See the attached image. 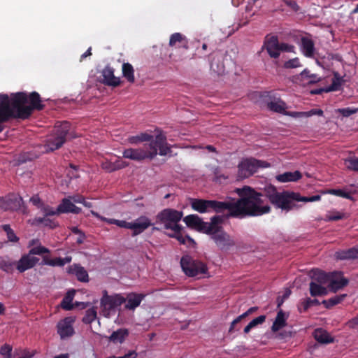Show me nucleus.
Instances as JSON below:
<instances>
[{"label":"nucleus","mask_w":358,"mask_h":358,"mask_svg":"<svg viewBox=\"0 0 358 358\" xmlns=\"http://www.w3.org/2000/svg\"><path fill=\"white\" fill-rule=\"evenodd\" d=\"M236 192L240 199L236 201L220 202L210 200L193 199L192 208L200 213H208L213 210L220 212L227 209L233 217L260 216L269 213L271 208L263 199V195L256 192L248 186L237 188Z\"/></svg>","instance_id":"nucleus-1"},{"label":"nucleus","mask_w":358,"mask_h":358,"mask_svg":"<svg viewBox=\"0 0 358 358\" xmlns=\"http://www.w3.org/2000/svg\"><path fill=\"white\" fill-rule=\"evenodd\" d=\"M43 108L40 95L37 92L27 94L17 92L8 97L6 94L0 95V132L3 130L2 123L10 117L26 119L35 109Z\"/></svg>","instance_id":"nucleus-2"},{"label":"nucleus","mask_w":358,"mask_h":358,"mask_svg":"<svg viewBox=\"0 0 358 358\" xmlns=\"http://www.w3.org/2000/svg\"><path fill=\"white\" fill-rule=\"evenodd\" d=\"M158 150L159 155L161 156H165L171 152L166 138L162 134L156 136L155 141L149 144H145L141 148L125 149L122 155L127 159L142 161L146 159H153L157 155Z\"/></svg>","instance_id":"nucleus-3"},{"label":"nucleus","mask_w":358,"mask_h":358,"mask_svg":"<svg viewBox=\"0 0 358 358\" xmlns=\"http://www.w3.org/2000/svg\"><path fill=\"white\" fill-rule=\"evenodd\" d=\"M182 213L171 208L161 211L157 215V220L164 225L166 229L171 230L168 236L176 238L181 244L194 245V241L189 236H183L182 227L178 224L182 217Z\"/></svg>","instance_id":"nucleus-4"},{"label":"nucleus","mask_w":358,"mask_h":358,"mask_svg":"<svg viewBox=\"0 0 358 358\" xmlns=\"http://www.w3.org/2000/svg\"><path fill=\"white\" fill-rule=\"evenodd\" d=\"M266 196L270 201L278 208L288 211L294 206V201H298V194L289 192H278L273 186L266 189Z\"/></svg>","instance_id":"nucleus-5"},{"label":"nucleus","mask_w":358,"mask_h":358,"mask_svg":"<svg viewBox=\"0 0 358 358\" xmlns=\"http://www.w3.org/2000/svg\"><path fill=\"white\" fill-rule=\"evenodd\" d=\"M69 130L70 124L69 122L57 123L55 127L53 133L47 139L46 151H53L59 148L69 136L74 138V136L69 134Z\"/></svg>","instance_id":"nucleus-6"},{"label":"nucleus","mask_w":358,"mask_h":358,"mask_svg":"<svg viewBox=\"0 0 358 358\" xmlns=\"http://www.w3.org/2000/svg\"><path fill=\"white\" fill-rule=\"evenodd\" d=\"M125 303L124 296L120 294L109 295L106 290L102 292L100 299V308L103 315L110 317L115 315L117 309Z\"/></svg>","instance_id":"nucleus-7"},{"label":"nucleus","mask_w":358,"mask_h":358,"mask_svg":"<svg viewBox=\"0 0 358 358\" xmlns=\"http://www.w3.org/2000/svg\"><path fill=\"white\" fill-rule=\"evenodd\" d=\"M270 164L267 162L255 158L243 159L238 165V178H247L254 174L259 168H268Z\"/></svg>","instance_id":"nucleus-8"},{"label":"nucleus","mask_w":358,"mask_h":358,"mask_svg":"<svg viewBox=\"0 0 358 358\" xmlns=\"http://www.w3.org/2000/svg\"><path fill=\"white\" fill-rule=\"evenodd\" d=\"M315 278L322 283H327L330 289L336 292L348 283L341 272L326 273L323 271L317 272Z\"/></svg>","instance_id":"nucleus-9"},{"label":"nucleus","mask_w":358,"mask_h":358,"mask_svg":"<svg viewBox=\"0 0 358 358\" xmlns=\"http://www.w3.org/2000/svg\"><path fill=\"white\" fill-rule=\"evenodd\" d=\"M222 218L219 216L213 217L212 230L206 234L211 235V238L216 245L222 250L227 248L232 244L229 236L218 226Z\"/></svg>","instance_id":"nucleus-10"},{"label":"nucleus","mask_w":358,"mask_h":358,"mask_svg":"<svg viewBox=\"0 0 358 358\" xmlns=\"http://www.w3.org/2000/svg\"><path fill=\"white\" fill-rule=\"evenodd\" d=\"M180 265L185 273L190 277H201L207 271V268L203 263L194 261L189 256L182 257Z\"/></svg>","instance_id":"nucleus-11"},{"label":"nucleus","mask_w":358,"mask_h":358,"mask_svg":"<svg viewBox=\"0 0 358 358\" xmlns=\"http://www.w3.org/2000/svg\"><path fill=\"white\" fill-rule=\"evenodd\" d=\"M83 197L80 195L70 196L62 199V203L57 207V213H73L78 214L81 209L75 206L76 203H83Z\"/></svg>","instance_id":"nucleus-12"},{"label":"nucleus","mask_w":358,"mask_h":358,"mask_svg":"<svg viewBox=\"0 0 358 358\" xmlns=\"http://www.w3.org/2000/svg\"><path fill=\"white\" fill-rule=\"evenodd\" d=\"M184 222L189 227L207 233L212 229L213 218L210 222H205L196 215H189L183 218Z\"/></svg>","instance_id":"nucleus-13"},{"label":"nucleus","mask_w":358,"mask_h":358,"mask_svg":"<svg viewBox=\"0 0 358 358\" xmlns=\"http://www.w3.org/2000/svg\"><path fill=\"white\" fill-rule=\"evenodd\" d=\"M322 272L319 269H313L310 272L313 281L310 283V293L313 296H324L327 294V283L320 282L316 278V273Z\"/></svg>","instance_id":"nucleus-14"},{"label":"nucleus","mask_w":358,"mask_h":358,"mask_svg":"<svg viewBox=\"0 0 358 358\" xmlns=\"http://www.w3.org/2000/svg\"><path fill=\"white\" fill-rule=\"evenodd\" d=\"M75 322L74 317H67L59 321L57 324V333L60 336L61 338L64 339L71 336L74 334V329L73 327Z\"/></svg>","instance_id":"nucleus-15"},{"label":"nucleus","mask_w":358,"mask_h":358,"mask_svg":"<svg viewBox=\"0 0 358 358\" xmlns=\"http://www.w3.org/2000/svg\"><path fill=\"white\" fill-rule=\"evenodd\" d=\"M22 198L18 195H10L4 201L2 208L5 210H22L23 213H27L26 209L22 206Z\"/></svg>","instance_id":"nucleus-16"},{"label":"nucleus","mask_w":358,"mask_h":358,"mask_svg":"<svg viewBox=\"0 0 358 358\" xmlns=\"http://www.w3.org/2000/svg\"><path fill=\"white\" fill-rule=\"evenodd\" d=\"M39 259L29 252L23 255L17 264V269L22 273L28 269L33 268L38 262Z\"/></svg>","instance_id":"nucleus-17"},{"label":"nucleus","mask_w":358,"mask_h":358,"mask_svg":"<svg viewBox=\"0 0 358 358\" xmlns=\"http://www.w3.org/2000/svg\"><path fill=\"white\" fill-rule=\"evenodd\" d=\"M151 225V221L148 217L141 216L134 222H131L130 229L133 231V235H138L143 232Z\"/></svg>","instance_id":"nucleus-18"},{"label":"nucleus","mask_w":358,"mask_h":358,"mask_svg":"<svg viewBox=\"0 0 358 358\" xmlns=\"http://www.w3.org/2000/svg\"><path fill=\"white\" fill-rule=\"evenodd\" d=\"M145 295L143 294H137L134 292L129 293L124 297L125 299V308L131 310H134L145 298Z\"/></svg>","instance_id":"nucleus-19"},{"label":"nucleus","mask_w":358,"mask_h":358,"mask_svg":"<svg viewBox=\"0 0 358 358\" xmlns=\"http://www.w3.org/2000/svg\"><path fill=\"white\" fill-rule=\"evenodd\" d=\"M265 48L268 55L273 58H277L280 55V43L277 37L272 36L265 43Z\"/></svg>","instance_id":"nucleus-20"},{"label":"nucleus","mask_w":358,"mask_h":358,"mask_svg":"<svg viewBox=\"0 0 358 358\" xmlns=\"http://www.w3.org/2000/svg\"><path fill=\"white\" fill-rule=\"evenodd\" d=\"M301 50L302 53L307 57H312L315 53V44L313 41L308 36L302 37L301 39Z\"/></svg>","instance_id":"nucleus-21"},{"label":"nucleus","mask_w":358,"mask_h":358,"mask_svg":"<svg viewBox=\"0 0 358 358\" xmlns=\"http://www.w3.org/2000/svg\"><path fill=\"white\" fill-rule=\"evenodd\" d=\"M103 83L110 86H117L120 83V78L114 76L113 69L110 67H106L102 71Z\"/></svg>","instance_id":"nucleus-22"},{"label":"nucleus","mask_w":358,"mask_h":358,"mask_svg":"<svg viewBox=\"0 0 358 358\" xmlns=\"http://www.w3.org/2000/svg\"><path fill=\"white\" fill-rule=\"evenodd\" d=\"M71 257H66L64 258L57 257L51 259L48 256H44L41 264L50 266H63L66 264L71 262Z\"/></svg>","instance_id":"nucleus-23"},{"label":"nucleus","mask_w":358,"mask_h":358,"mask_svg":"<svg viewBox=\"0 0 358 358\" xmlns=\"http://www.w3.org/2000/svg\"><path fill=\"white\" fill-rule=\"evenodd\" d=\"M29 248H31L29 252L34 255H41L45 253H50V250L42 246L38 239H32L29 242Z\"/></svg>","instance_id":"nucleus-24"},{"label":"nucleus","mask_w":358,"mask_h":358,"mask_svg":"<svg viewBox=\"0 0 358 358\" xmlns=\"http://www.w3.org/2000/svg\"><path fill=\"white\" fill-rule=\"evenodd\" d=\"M287 317L288 315L282 310L278 311L277 316L271 327V330L273 332H276L282 329L283 327H285L287 324Z\"/></svg>","instance_id":"nucleus-25"},{"label":"nucleus","mask_w":358,"mask_h":358,"mask_svg":"<svg viewBox=\"0 0 358 358\" xmlns=\"http://www.w3.org/2000/svg\"><path fill=\"white\" fill-rule=\"evenodd\" d=\"M301 178V173L295 171L294 172H285L276 176L275 178L280 182H295Z\"/></svg>","instance_id":"nucleus-26"},{"label":"nucleus","mask_w":358,"mask_h":358,"mask_svg":"<svg viewBox=\"0 0 358 358\" xmlns=\"http://www.w3.org/2000/svg\"><path fill=\"white\" fill-rule=\"evenodd\" d=\"M286 115L290 116L294 118H303L309 117L313 115H323V111L321 109H312L306 112H286Z\"/></svg>","instance_id":"nucleus-27"},{"label":"nucleus","mask_w":358,"mask_h":358,"mask_svg":"<svg viewBox=\"0 0 358 358\" xmlns=\"http://www.w3.org/2000/svg\"><path fill=\"white\" fill-rule=\"evenodd\" d=\"M335 256L338 259H350L358 258V246L346 250H340L336 252Z\"/></svg>","instance_id":"nucleus-28"},{"label":"nucleus","mask_w":358,"mask_h":358,"mask_svg":"<svg viewBox=\"0 0 358 358\" xmlns=\"http://www.w3.org/2000/svg\"><path fill=\"white\" fill-rule=\"evenodd\" d=\"M69 273L76 275L80 281H88V274L83 267L74 264L69 268Z\"/></svg>","instance_id":"nucleus-29"},{"label":"nucleus","mask_w":358,"mask_h":358,"mask_svg":"<svg viewBox=\"0 0 358 358\" xmlns=\"http://www.w3.org/2000/svg\"><path fill=\"white\" fill-rule=\"evenodd\" d=\"M267 106L271 110L274 112L280 113L284 115H285L287 112L286 109L287 108V106L286 103L280 99H278L268 102Z\"/></svg>","instance_id":"nucleus-30"},{"label":"nucleus","mask_w":358,"mask_h":358,"mask_svg":"<svg viewBox=\"0 0 358 358\" xmlns=\"http://www.w3.org/2000/svg\"><path fill=\"white\" fill-rule=\"evenodd\" d=\"M128 336V331L125 329H119L109 336L108 339L114 343H122Z\"/></svg>","instance_id":"nucleus-31"},{"label":"nucleus","mask_w":358,"mask_h":358,"mask_svg":"<svg viewBox=\"0 0 358 358\" xmlns=\"http://www.w3.org/2000/svg\"><path fill=\"white\" fill-rule=\"evenodd\" d=\"M127 166L121 159H118L115 162L113 163L108 161H106L102 163V168L108 172H112L115 170L122 169Z\"/></svg>","instance_id":"nucleus-32"},{"label":"nucleus","mask_w":358,"mask_h":358,"mask_svg":"<svg viewBox=\"0 0 358 358\" xmlns=\"http://www.w3.org/2000/svg\"><path fill=\"white\" fill-rule=\"evenodd\" d=\"M314 337L321 343H329L333 341L332 338L327 331L322 329H317L314 331Z\"/></svg>","instance_id":"nucleus-33"},{"label":"nucleus","mask_w":358,"mask_h":358,"mask_svg":"<svg viewBox=\"0 0 358 358\" xmlns=\"http://www.w3.org/2000/svg\"><path fill=\"white\" fill-rule=\"evenodd\" d=\"M180 43L181 47L187 48V40L185 36L180 33H175L172 34L169 40L170 46H176L177 43Z\"/></svg>","instance_id":"nucleus-34"},{"label":"nucleus","mask_w":358,"mask_h":358,"mask_svg":"<svg viewBox=\"0 0 358 358\" xmlns=\"http://www.w3.org/2000/svg\"><path fill=\"white\" fill-rule=\"evenodd\" d=\"M346 217V214L336 210H331L327 212L324 220L326 222L336 221Z\"/></svg>","instance_id":"nucleus-35"},{"label":"nucleus","mask_w":358,"mask_h":358,"mask_svg":"<svg viewBox=\"0 0 358 358\" xmlns=\"http://www.w3.org/2000/svg\"><path fill=\"white\" fill-rule=\"evenodd\" d=\"M300 76L301 80L308 84L316 83L320 80V78L317 74L310 73L307 69H304Z\"/></svg>","instance_id":"nucleus-36"},{"label":"nucleus","mask_w":358,"mask_h":358,"mask_svg":"<svg viewBox=\"0 0 358 358\" xmlns=\"http://www.w3.org/2000/svg\"><path fill=\"white\" fill-rule=\"evenodd\" d=\"M122 73L124 77L129 83H134L135 81L134 70L131 64L129 63H124L122 65Z\"/></svg>","instance_id":"nucleus-37"},{"label":"nucleus","mask_w":358,"mask_h":358,"mask_svg":"<svg viewBox=\"0 0 358 358\" xmlns=\"http://www.w3.org/2000/svg\"><path fill=\"white\" fill-rule=\"evenodd\" d=\"M75 295L74 290H70L67 292L65 297L63 299L61 306L63 309L69 310L73 308V305L72 303V301Z\"/></svg>","instance_id":"nucleus-38"},{"label":"nucleus","mask_w":358,"mask_h":358,"mask_svg":"<svg viewBox=\"0 0 358 358\" xmlns=\"http://www.w3.org/2000/svg\"><path fill=\"white\" fill-rule=\"evenodd\" d=\"M266 320L265 315H260L253 319L244 329V333L248 334L250 330L259 324H262Z\"/></svg>","instance_id":"nucleus-39"},{"label":"nucleus","mask_w":358,"mask_h":358,"mask_svg":"<svg viewBox=\"0 0 358 358\" xmlns=\"http://www.w3.org/2000/svg\"><path fill=\"white\" fill-rule=\"evenodd\" d=\"M34 355L33 352H29L27 349L19 348L13 353V358H32Z\"/></svg>","instance_id":"nucleus-40"},{"label":"nucleus","mask_w":358,"mask_h":358,"mask_svg":"<svg viewBox=\"0 0 358 358\" xmlns=\"http://www.w3.org/2000/svg\"><path fill=\"white\" fill-rule=\"evenodd\" d=\"M344 164L348 169L358 171V157H348L344 160Z\"/></svg>","instance_id":"nucleus-41"},{"label":"nucleus","mask_w":358,"mask_h":358,"mask_svg":"<svg viewBox=\"0 0 358 358\" xmlns=\"http://www.w3.org/2000/svg\"><path fill=\"white\" fill-rule=\"evenodd\" d=\"M346 296L347 295L345 294L336 295V296L331 297V299H329L328 300H324L323 301V303H324L326 305V306L327 308H329V307H331L334 305L340 303L341 301H343L344 300V299L346 297Z\"/></svg>","instance_id":"nucleus-42"},{"label":"nucleus","mask_w":358,"mask_h":358,"mask_svg":"<svg viewBox=\"0 0 358 358\" xmlns=\"http://www.w3.org/2000/svg\"><path fill=\"white\" fill-rule=\"evenodd\" d=\"M97 317V312L96 308L94 307H92L88 310H87L85 315L84 316L83 321L85 323L90 324L94 320L96 319Z\"/></svg>","instance_id":"nucleus-43"},{"label":"nucleus","mask_w":358,"mask_h":358,"mask_svg":"<svg viewBox=\"0 0 358 358\" xmlns=\"http://www.w3.org/2000/svg\"><path fill=\"white\" fill-rule=\"evenodd\" d=\"M13 265L14 262L9 260L7 257H0L1 269L8 272L12 269Z\"/></svg>","instance_id":"nucleus-44"},{"label":"nucleus","mask_w":358,"mask_h":358,"mask_svg":"<svg viewBox=\"0 0 358 358\" xmlns=\"http://www.w3.org/2000/svg\"><path fill=\"white\" fill-rule=\"evenodd\" d=\"M343 83V78L338 73L335 72L334 73V78L332 80V84L330 87L331 90H337L341 86Z\"/></svg>","instance_id":"nucleus-45"},{"label":"nucleus","mask_w":358,"mask_h":358,"mask_svg":"<svg viewBox=\"0 0 358 358\" xmlns=\"http://www.w3.org/2000/svg\"><path fill=\"white\" fill-rule=\"evenodd\" d=\"M284 68L285 69H296L301 66V64L298 57H295L288 61L285 62L283 64Z\"/></svg>","instance_id":"nucleus-46"},{"label":"nucleus","mask_w":358,"mask_h":358,"mask_svg":"<svg viewBox=\"0 0 358 358\" xmlns=\"http://www.w3.org/2000/svg\"><path fill=\"white\" fill-rule=\"evenodd\" d=\"M358 111V108H338L336 110V113L341 114L344 117H349Z\"/></svg>","instance_id":"nucleus-47"},{"label":"nucleus","mask_w":358,"mask_h":358,"mask_svg":"<svg viewBox=\"0 0 358 358\" xmlns=\"http://www.w3.org/2000/svg\"><path fill=\"white\" fill-rule=\"evenodd\" d=\"M3 230L6 232L8 239L11 242H17L18 241L17 236L15 235L14 231L10 229L9 225H3Z\"/></svg>","instance_id":"nucleus-48"},{"label":"nucleus","mask_w":358,"mask_h":358,"mask_svg":"<svg viewBox=\"0 0 358 358\" xmlns=\"http://www.w3.org/2000/svg\"><path fill=\"white\" fill-rule=\"evenodd\" d=\"M12 347L10 345L5 344L0 349V354L3 358H13Z\"/></svg>","instance_id":"nucleus-49"},{"label":"nucleus","mask_w":358,"mask_h":358,"mask_svg":"<svg viewBox=\"0 0 358 358\" xmlns=\"http://www.w3.org/2000/svg\"><path fill=\"white\" fill-rule=\"evenodd\" d=\"M327 192L328 194L336 195V196H340V197H343V198H347V199H350V195L349 193L343 191V189H329Z\"/></svg>","instance_id":"nucleus-50"},{"label":"nucleus","mask_w":358,"mask_h":358,"mask_svg":"<svg viewBox=\"0 0 358 358\" xmlns=\"http://www.w3.org/2000/svg\"><path fill=\"white\" fill-rule=\"evenodd\" d=\"M40 209L41 210V211L43 212V213L45 216L54 215H56V214H59V213H57V209H54V208L50 207L49 206H44L43 204L41 206Z\"/></svg>","instance_id":"nucleus-51"},{"label":"nucleus","mask_w":358,"mask_h":358,"mask_svg":"<svg viewBox=\"0 0 358 358\" xmlns=\"http://www.w3.org/2000/svg\"><path fill=\"white\" fill-rule=\"evenodd\" d=\"M321 199V196L320 195H315L313 196L306 197V196H301L298 194V201H303V202H314L317 201Z\"/></svg>","instance_id":"nucleus-52"},{"label":"nucleus","mask_w":358,"mask_h":358,"mask_svg":"<svg viewBox=\"0 0 358 358\" xmlns=\"http://www.w3.org/2000/svg\"><path fill=\"white\" fill-rule=\"evenodd\" d=\"M294 52L295 47L292 45L288 43H280V52Z\"/></svg>","instance_id":"nucleus-53"},{"label":"nucleus","mask_w":358,"mask_h":358,"mask_svg":"<svg viewBox=\"0 0 358 358\" xmlns=\"http://www.w3.org/2000/svg\"><path fill=\"white\" fill-rule=\"evenodd\" d=\"M248 315H249V314L246 311L244 313H243L242 315H239L238 317H236L234 320H233V322L231 324L229 331H231L233 330L236 324L239 322L243 318L247 317Z\"/></svg>","instance_id":"nucleus-54"},{"label":"nucleus","mask_w":358,"mask_h":358,"mask_svg":"<svg viewBox=\"0 0 358 358\" xmlns=\"http://www.w3.org/2000/svg\"><path fill=\"white\" fill-rule=\"evenodd\" d=\"M30 201L36 206H37L38 208H41V206L43 205V203L41 201L40 198L38 196H34L30 199Z\"/></svg>","instance_id":"nucleus-55"},{"label":"nucleus","mask_w":358,"mask_h":358,"mask_svg":"<svg viewBox=\"0 0 358 358\" xmlns=\"http://www.w3.org/2000/svg\"><path fill=\"white\" fill-rule=\"evenodd\" d=\"M139 137H140V140L141 142H143V141H150V143L152 141H153L154 140H152V136L149 135V134H139Z\"/></svg>","instance_id":"nucleus-56"},{"label":"nucleus","mask_w":358,"mask_h":358,"mask_svg":"<svg viewBox=\"0 0 358 358\" xmlns=\"http://www.w3.org/2000/svg\"><path fill=\"white\" fill-rule=\"evenodd\" d=\"M117 226H118L120 227H122V228H125V229H130L131 222H127V221H124V220H117Z\"/></svg>","instance_id":"nucleus-57"},{"label":"nucleus","mask_w":358,"mask_h":358,"mask_svg":"<svg viewBox=\"0 0 358 358\" xmlns=\"http://www.w3.org/2000/svg\"><path fill=\"white\" fill-rule=\"evenodd\" d=\"M348 324L350 328L358 329V316L352 319Z\"/></svg>","instance_id":"nucleus-58"},{"label":"nucleus","mask_w":358,"mask_h":358,"mask_svg":"<svg viewBox=\"0 0 358 358\" xmlns=\"http://www.w3.org/2000/svg\"><path fill=\"white\" fill-rule=\"evenodd\" d=\"M139 135L137 136H133L128 138V142L131 144H137L141 141Z\"/></svg>","instance_id":"nucleus-59"},{"label":"nucleus","mask_w":358,"mask_h":358,"mask_svg":"<svg viewBox=\"0 0 358 358\" xmlns=\"http://www.w3.org/2000/svg\"><path fill=\"white\" fill-rule=\"evenodd\" d=\"M136 357H137V353L135 351H131L122 357H110L108 358H136Z\"/></svg>","instance_id":"nucleus-60"},{"label":"nucleus","mask_w":358,"mask_h":358,"mask_svg":"<svg viewBox=\"0 0 358 358\" xmlns=\"http://www.w3.org/2000/svg\"><path fill=\"white\" fill-rule=\"evenodd\" d=\"M49 220L45 218H36L35 219L32 224H44L45 225H48V222Z\"/></svg>","instance_id":"nucleus-61"},{"label":"nucleus","mask_w":358,"mask_h":358,"mask_svg":"<svg viewBox=\"0 0 358 358\" xmlns=\"http://www.w3.org/2000/svg\"><path fill=\"white\" fill-rule=\"evenodd\" d=\"M291 294V292L290 290L289 289H287L283 295V297H282V301H280V303H278V306H280L281 305V303L283 302V300L288 298L289 296Z\"/></svg>","instance_id":"nucleus-62"},{"label":"nucleus","mask_w":358,"mask_h":358,"mask_svg":"<svg viewBox=\"0 0 358 358\" xmlns=\"http://www.w3.org/2000/svg\"><path fill=\"white\" fill-rule=\"evenodd\" d=\"M90 55H91V48H90L85 53L81 55V59H83Z\"/></svg>","instance_id":"nucleus-63"},{"label":"nucleus","mask_w":358,"mask_h":358,"mask_svg":"<svg viewBox=\"0 0 358 358\" xmlns=\"http://www.w3.org/2000/svg\"><path fill=\"white\" fill-rule=\"evenodd\" d=\"M54 358H69V355L68 354H62V355L55 357Z\"/></svg>","instance_id":"nucleus-64"}]
</instances>
